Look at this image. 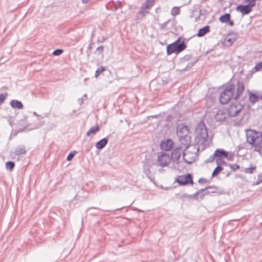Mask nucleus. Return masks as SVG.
Returning a JSON list of instances; mask_svg holds the SVG:
<instances>
[{
	"label": "nucleus",
	"instance_id": "1",
	"mask_svg": "<svg viewBox=\"0 0 262 262\" xmlns=\"http://www.w3.org/2000/svg\"><path fill=\"white\" fill-rule=\"evenodd\" d=\"M244 89L245 85L241 80H237L236 84L229 83L220 94V102L222 104H226L232 98L237 101L242 96Z\"/></svg>",
	"mask_w": 262,
	"mask_h": 262
},
{
	"label": "nucleus",
	"instance_id": "2",
	"mask_svg": "<svg viewBox=\"0 0 262 262\" xmlns=\"http://www.w3.org/2000/svg\"><path fill=\"white\" fill-rule=\"evenodd\" d=\"M247 142L251 145L254 151L258 152L262 158V133L253 129L246 132Z\"/></svg>",
	"mask_w": 262,
	"mask_h": 262
},
{
	"label": "nucleus",
	"instance_id": "3",
	"mask_svg": "<svg viewBox=\"0 0 262 262\" xmlns=\"http://www.w3.org/2000/svg\"><path fill=\"white\" fill-rule=\"evenodd\" d=\"M179 36L174 41L168 45L166 47V53L167 55H171L173 53L178 54L187 48V44L185 42L186 38Z\"/></svg>",
	"mask_w": 262,
	"mask_h": 262
},
{
	"label": "nucleus",
	"instance_id": "4",
	"mask_svg": "<svg viewBox=\"0 0 262 262\" xmlns=\"http://www.w3.org/2000/svg\"><path fill=\"white\" fill-rule=\"evenodd\" d=\"M196 139L197 144L204 145L208 138V133L205 123L202 122L199 124L197 129Z\"/></svg>",
	"mask_w": 262,
	"mask_h": 262
},
{
	"label": "nucleus",
	"instance_id": "5",
	"mask_svg": "<svg viewBox=\"0 0 262 262\" xmlns=\"http://www.w3.org/2000/svg\"><path fill=\"white\" fill-rule=\"evenodd\" d=\"M245 98L246 99V97ZM245 105L244 98L241 99L239 102H236V101L232 102L227 108V113L229 116L234 117L237 116L244 108Z\"/></svg>",
	"mask_w": 262,
	"mask_h": 262
},
{
	"label": "nucleus",
	"instance_id": "6",
	"mask_svg": "<svg viewBox=\"0 0 262 262\" xmlns=\"http://www.w3.org/2000/svg\"><path fill=\"white\" fill-rule=\"evenodd\" d=\"M182 154H183V159L186 163L188 164H191L192 163V161H189L185 158V150L183 149V147H182L181 146H177L171 152V155L170 156L171 161H172L173 162H174L176 163H179V160L180 159V158Z\"/></svg>",
	"mask_w": 262,
	"mask_h": 262
},
{
	"label": "nucleus",
	"instance_id": "7",
	"mask_svg": "<svg viewBox=\"0 0 262 262\" xmlns=\"http://www.w3.org/2000/svg\"><path fill=\"white\" fill-rule=\"evenodd\" d=\"M175 182L180 186L192 185L193 184L192 176L188 173L184 175L178 176L175 179Z\"/></svg>",
	"mask_w": 262,
	"mask_h": 262
},
{
	"label": "nucleus",
	"instance_id": "8",
	"mask_svg": "<svg viewBox=\"0 0 262 262\" xmlns=\"http://www.w3.org/2000/svg\"><path fill=\"white\" fill-rule=\"evenodd\" d=\"M170 162V156L168 154L164 152H160L158 153L157 163L159 166L165 167L167 166Z\"/></svg>",
	"mask_w": 262,
	"mask_h": 262
},
{
	"label": "nucleus",
	"instance_id": "9",
	"mask_svg": "<svg viewBox=\"0 0 262 262\" xmlns=\"http://www.w3.org/2000/svg\"><path fill=\"white\" fill-rule=\"evenodd\" d=\"M179 138L180 142L181 144V146L186 150L191 145V136L189 135H180L178 137Z\"/></svg>",
	"mask_w": 262,
	"mask_h": 262
},
{
	"label": "nucleus",
	"instance_id": "10",
	"mask_svg": "<svg viewBox=\"0 0 262 262\" xmlns=\"http://www.w3.org/2000/svg\"><path fill=\"white\" fill-rule=\"evenodd\" d=\"M237 37L238 35L237 33L233 31H229L228 33L227 37L224 40L225 45L228 47L231 46L233 43L236 40Z\"/></svg>",
	"mask_w": 262,
	"mask_h": 262
},
{
	"label": "nucleus",
	"instance_id": "11",
	"mask_svg": "<svg viewBox=\"0 0 262 262\" xmlns=\"http://www.w3.org/2000/svg\"><path fill=\"white\" fill-rule=\"evenodd\" d=\"M173 147V142L171 139H167L163 140L160 143V148L165 151H170Z\"/></svg>",
	"mask_w": 262,
	"mask_h": 262
},
{
	"label": "nucleus",
	"instance_id": "12",
	"mask_svg": "<svg viewBox=\"0 0 262 262\" xmlns=\"http://www.w3.org/2000/svg\"><path fill=\"white\" fill-rule=\"evenodd\" d=\"M122 7L121 2L119 1L115 3L111 1L105 5V7L107 10H111L114 12L116 11L119 8H121Z\"/></svg>",
	"mask_w": 262,
	"mask_h": 262
},
{
	"label": "nucleus",
	"instance_id": "13",
	"mask_svg": "<svg viewBox=\"0 0 262 262\" xmlns=\"http://www.w3.org/2000/svg\"><path fill=\"white\" fill-rule=\"evenodd\" d=\"M86 193H87V192L84 191L82 188H80L79 191L78 192L77 194L75 195L74 198L70 201L69 205L70 207L74 200L79 201L80 202L84 201L85 198L86 197Z\"/></svg>",
	"mask_w": 262,
	"mask_h": 262
},
{
	"label": "nucleus",
	"instance_id": "14",
	"mask_svg": "<svg viewBox=\"0 0 262 262\" xmlns=\"http://www.w3.org/2000/svg\"><path fill=\"white\" fill-rule=\"evenodd\" d=\"M189 133V129L188 127L184 123L179 124L177 127V134L178 137L180 135H187Z\"/></svg>",
	"mask_w": 262,
	"mask_h": 262
},
{
	"label": "nucleus",
	"instance_id": "15",
	"mask_svg": "<svg viewBox=\"0 0 262 262\" xmlns=\"http://www.w3.org/2000/svg\"><path fill=\"white\" fill-rule=\"evenodd\" d=\"M235 10L241 12L243 15H247L252 11L247 5H238L236 7Z\"/></svg>",
	"mask_w": 262,
	"mask_h": 262
},
{
	"label": "nucleus",
	"instance_id": "16",
	"mask_svg": "<svg viewBox=\"0 0 262 262\" xmlns=\"http://www.w3.org/2000/svg\"><path fill=\"white\" fill-rule=\"evenodd\" d=\"M214 154L216 161L217 159H224L227 155V151L222 148H217L214 151Z\"/></svg>",
	"mask_w": 262,
	"mask_h": 262
},
{
	"label": "nucleus",
	"instance_id": "17",
	"mask_svg": "<svg viewBox=\"0 0 262 262\" xmlns=\"http://www.w3.org/2000/svg\"><path fill=\"white\" fill-rule=\"evenodd\" d=\"M248 94L249 100L252 104H254L262 99V96H258L249 90H248Z\"/></svg>",
	"mask_w": 262,
	"mask_h": 262
},
{
	"label": "nucleus",
	"instance_id": "18",
	"mask_svg": "<svg viewBox=\"0 0 262 262\" xmlns=\"http://www.w3.org/2000/svg\"><path fill=\"white\" fill-rule=\"evenodd\" d=\"M202 14V10L200 9L199 6L196 5L193 7L191 17H193L195 15H197V16H196L195 18V21H197L200 19V17Z\"/></svg>",
	"mask_w": 262,
	"mask_h": 262
},
{
	"label": "nucleus",
	"instance_id": "19",
	"mask_svg": "<svg viewBox=\"0 0 262 262\" xmlns=\"http://www.w3.org/2000/svg\"><path fill=\"white\" fill-rule=\"evenodd\" d=\"M108 142V137L103 138L96 142L95 147L97 149H102L107 144Z\"/></svg>",
	"mask_w": 262,
	"mask_h": 262
},
{
	"label": "nucleus",
	"instance_id": "20",
	"mask_svg": "<svg viewBox=\"0 0 262 262\" xmlns=\"http://www.w3.org/2000/svg\"><path fill=\"white\" fill-rule=\"evenodd\" d=\"M209 189H213V190H212V191H206L205 193L201 194L200 196V199H202L206 194L216 192V191L218 190L217 187L215 185L207 186L205 188H203L202 189L203 190V192H204L205 191H206Z\"/></svg>",
	"mask_w": 262,
	"mask_h": 262
},
{
	"label": "nucleus",
	"instance_id": "21",
	"mask_svg": "<svg viewBox=\"0 0 262 262\" xmlns=\"http://www.w3.org/2000/svg\"><path fill=\"white\" fill-rule=\"evenodd\" d=\"M226 119L225 113L221 110H219L215 116V119L217 122H221L225 120Z\"/></svg>",
	"mask_w": 262,
	"mask_h": 262
},
{
	"label": "nucleus",
	"instance_id": "22",
	"mask_svg": "<svg viewBox=\"0 0 262 262\" xmlns=\"http://www.w3.org/2000/svg\"><path fill=\"white\" fill-rule=\"evenodd\" d=\"M209 32H210V26L208 25H206V26L200 28L199 30L196 35L200 37H203L206 34H207V33H209Z\"/></svg>",
	"mask_w": 262,
	"mask_h": 262
},
{
	"label": "nucleus",
	"instance_id": "23",
	"mask_svg": "<svg viewBox=\"0 0 262 262\" xmlns=\"http://www.w3.org/2000/svg\"><path fill=\"white\" fill-rule=\"evenodd\" d=\"M10 104L11 106L13 108L22 109L24 107L23 103L17 100H12Z\"/></svg>",
	"mask_w": 262,
	"mask_h": 262
},
{
	"label": "nucleus",
	"instance_id": "24",
	"mask_svg": "<svg viewBox=\"0 0 262 262\" xmlns=\"http://www.w3.org/2000/svg\"><path fill=\"white\" fill-rule=\"evenodd\" d=\"M14 153L16 156L25 155L26 153V147L24 145L17 146L14 150Z\"/></svg>",
	"mask_w": 262,
	"mask_h": 262
},
{
	"label": "nucleus",
	"instance_id": "25",
	"mask_svg": "<svg viewBox=\"0 0 262 262\" xmlns=\"http://www.w3.org/2000/svg\"><path fill=\"white\" fill-rule=\"evenodd\" d=\"M143 172L146 177L151 181H152V177L151 174L150 165L148 164H145L143 166Z\"/></svg>",
	"mask_w": 262,
	"mask_h": 262
},
{
	"label": "nucleus",
	"instance_id": "26",
	"mask_svg": "<svg viewBox=\"0 0 262 262\" xmlns=\"http://www.w3.org/2000/svg\"><path fill=\"white\" fill-rule=\"evenodd\" d=\"M99 129L100 127L98 125L93 126L86 132V135L87 136H90L92 134H95L99 130Z\"/></svg>",
	"mask_w": 262,
	"mask_h": 262
},
{
	"label": "nucleus",
	"instance_id": "27",
	"mask_svg": "<svg viewBox=\"0 0 262 262\" xmlns=\"http://www.w3.org/2000/svg\"><path fill=\"white\" fill-rule=\"evenodd\" d=\"M231 17L230 13H225L219 17V20L222 23H226Z\"/></svg>",
	"mask_w": 262,
	"mask_h": 262
},
{
	"label": "nucleus",
	"instance_id": "28",
	"mask_svg": "<svg viewBox=\"0 0 262 262\" xmlns=\"http://www.w3.org/2000/svg\"><path fill=\"white\" fill-rule=\"evenodd\" d=\"M155 2V0H146V2L142 5L141 6L143 9L146 10L150 9L152 7L153 4Z\"/></svg>",
	"mask_w": 262,
	"mask_h": 262
},
{
	"label": "nucleus",
	"instance_id": "29",
	"mask_svg": "<svg viewBox=\"0 0 262 262\" xmlns=\"http://www.w3.org/2000/svg\"><path fill=\"white\" fill-rule=\"evenodd\" d=\"M203 190L201 189L199 190L198 191H196L194 194H190L189 195V199H195L198 200V198H200V196L201 194H203Z\"/></svg>",
	"mask_w": 262,
	"mask_h": 262
},
{
	"label": "nucleus",
	"instance_id": "30",
	"mask_svg": "<svg viewBox=\"0 0 262 262\" xmlns=\"http://www.w3.org/2000/svg\"><path fill=\"white\" fill-rule=\"evenodd\" d=\"M223 168L222 166H220L219 165H217V166L213 170L211 176L212 177H214L217 176L222 170Z\"/></svg>",
	"mask_w": 262,
	"mask_h": 262
},
{
	"label": "nucleus",
	"instance_id": "31",
	"mask_svg": "<svg viewBox=\"0 0 262 262\" xmlns=\"http://www.w3.org/2000/svg\"><path fill=\"white\" fill-rule=\"evenodd\" d=\"M256 167L255 166L251 165V166L247 168H244L243 170H242V171L246 173H252L256 169Z\"/></svg>",
	"mask_w": 262,
	"mask_h": 262
},
{
	"label": "nucleus",
	"instance_id": "32",
	"mask_svg": "<svg viewBox=\"0 0 262 262\" xmlns=\"http://www.w3.org/2000/svg\"><path fill=\"white\" fill-rule=\"evenodd\" d=\"M15 166V163L12 161H7L6 163V168L7 169L10 170V171L12 170Z\"/></svg>",
	"mask_w": 262,
	"mask_h": 262
},
{
	"label": "nucleus",
	"instance_id": "33",
	"mask_svg": "<svg viewBox=\"0 0 262 262\" xmlns=\"http://www.w3.org/2000/svg\"><path fill=\"white\" fill-rule=\"evenodd\" d=\"M258 0H245V2L247 3V4L246 5L252 10V8L255 6L256 2Z\"/></svg>",
	"mask_w": 262,
	"mask_h": 262
},
{
	"label": "nucleus",
	"instance_id": "34",
	"mask_svg": "<svg viewBox=\"0 0 262 262\" xmlns=\"http://www.w3.org/2000/svg\"><path fill=\"white\" fill-rule=\"evenodd\" d=\"M106 70V67H103V66H101L99 68H98L96 72H95V76L96 78L98 77V76L101 74L102 73L103 71H104L105 70Z\"/></svg>",
	"mask_w": 262,
	"mask_h": 262
},
{
	"label": "nucleus",
	"instance_id": "35",
	"mask_svg": "<svg viewBox=\"0 0 262 262\" xmlns=\"http://www.w3.org/2000/svg\"><path fill=\"white\" fill-rule=\"evenodd\" d=\"M262 69V61L256 64V65L253 67L252 71L253 72H257Z\"/></svg>",
	"mask_w": 262,
	"mask_h": 262
},
{
	"label": "nucleus",
	"instance_id": "36",
	"mask_svg": "<svg viewBox=\"0 0 262 262\" xmlns=\"http://www.w3.org/2000/svg\"><path fill=\"white\" fill-rule=\"evenodd\" d=\"M215 161L216 164L220 165V166H221L222 165L229 166V163L225 161L224 159H217Z\"/></svg>",
	"mask_w": 262,
	"mask_h": 262
},
{
	"label": "nucleus",
	"instance_id": "37",
	"mask_svg": "<svg viewBox=\"0 0 262 262\" xmlns=\"http://www.w3.org/2000/svg\"><path fill=\"white\" fill-rule=\"evenodd\" d=\"M171 15L176 16L180 14V8L178 7H174L172 8L171 11Z\"/></svg>",
	"mask_w": 262,
	"mask_h": 262
},
{
	"label": "nucleus",
	"instance_id": "38",
	"mask_svg": "<svg viewBox=\"0 0 262 262\" xmlns=\"http://www.w3.org/2000/svg\"><path fill=\"white\" fill-rule=\"evenodd\" d=\"M198 60H196L194 61L193 62H191L187 64V66L185 67V68L183 70V71H187L189 69H190L194 65V64L198 61Z\"/></svg>",
	"mask_w": 262,
	"mask_h": 262
},
{
	"label": "nucleus",
	"instance_id": "39",
	"mask_svg": "<svg viewBox=\"0 0 262 262\" xmlns=\"http://www.w3.org/2000/svg\"><path fill=\"white\" fill-rule=\"evenodd\" d=\"M76 154V151H75V150L71 151L67 157V159H66L68 161H71L74 158V157L75 156Z\"/></svg>",
	"mask_w": 262,
	"mask_h": 262
},
{
	"label": "nucleus",
	"instance_id": "40",
	"mask_svg": "<svg viewBox=\"0 0 262 262\" xmlns=\"http://www.w3.org/2000/svg\"><path fill=\"white\" fill-rule=\"evenodd\" d=\"M63 51L62 49H57L53 52L52 54L54 56H59L61 55L63 53Z\"/></svg>",
	"mask_w": 262,
	"mask_h": 262
},
{
	"label": "nucleus",
	"instance_id": "41",
	"mask_svg": "<svg viewBox=\"0 0 262 262\" xmlns=\"http://www.w3.org/2000/svg\"><path fill=\"white\" fill-rule=\"evenodd\" d=\"M229 167L232 169V170L234 171L239 168V165L237 164H229Z\"/></svg>",
	"mask_w": 262,
	"mask_h": 262
},
{
	"label": "nucleus",
	"instance_id": "42",
	"mask_svg": "<svg viewBox=\"0 0 262 262\" xmlns=\"http://www.w3.org/2000/svg\"><path fill=\"white\" fill-rule=\"evenodd\" d=\"M214 160H215V157L214 156V154L213 153L212 155L210 156L205 160V162L206 163H211Z\"/></svg>",
	"mask_w": 262,
	"mask_h": 262
},
{
	"label": "nucleus",
	"instance_id": "43",
	"mask_svg": "<svg viewBox=\"0 0 262 262\" xmlns=\"http://www.w3.org/2000/svg\"><path fill=\"white\" fill-rule=\"evenodd\" d=\"M229 161H232L234 158V155L231 152L227 151V155L225 157Z\"/></svg>",
	"mask_w": 262,
	"mask_h": 262
},
{
	"label": "nucleus",
	"instance_id": "44",
	"mask_svg": "<svg viewBox=\"0 0 262 262\" xmlns=\"http://www.w3.org/2000/svg\"><path fill=\"white\" fill-rule=\"evenodd\" d=\"M87 97L86 94L83 95V96L80 98L78 99V103L81 105L83 103L84 99Z\"/></svg>",
	"mask_w": 262,
	"mask_h": 262
},
{
	"label": "nucleus",
	"instance_id": "45",
	"mask_svg": "<svg viewBox=\"0 0 262 262\" xmlns=\"http://www.w3.org/2000/svg\"><path fill=\"white\" fill-rule=\"evenodd\" d=\"M145 13H147V12H146L145 9H143V8L141 7L140 10L138 12V14L141 15L142 16H144Z\"/></svg>",
	"mask_w": 262,
	"mask_h": 262
},
{
	"label": "nucleus",
	"instance_id": "46",
	"mask_svg": "<svg viewBox=\"0 0 262 262\" xmlns=\"http://www.w3.org/2000/svg\"><path fill=\"white\" fill-rule=\"evenodd\" d=\"M261 183H262V173L258 174L256 184L258 185Z\"/></svg>",
	"mask_w": 262,
	"mask_h": 262
},
{
	"label": "nucleus",
	"instance_id": "47",
	"mask_svg": "<svg viewBox=\"0 0 262 262\" xmlns=\"http://www.w3.org/2000/svg\"><path fill=\"white\" fill-rule=\"evenodd\" d=\"M104 50V47L103 46H100L96 49V51L99 54H101Z\"/></svg>",
	"mask_w": 262,
	"mask_h": 262
},
{
	"label": "nucleus",
	"instance_id": "48",
	"mask_svg": "<svg viewBox=\"0 0 262 262\" xmlns=\"http://www.w3.org/2000/svg\"><path fill=\"white\" fill-rule=\"evenodd\" d=\"M170 21V20L168 19V20H167L166 21L162 23V24H161L160 25V28L161 29H165L166 27V26H167V24Z\"/></svg>",
	"mask_w": 262,
	"mask_h": 262
},
{
	"label": "nucleus",
	"instance_id": "49",
	"mask_svg": "<svg viewBox=\"0 0 262 262\" xmlns=\"http://www.w3.org/2000/svg\"><path fill=\"white\" fill-rule=\"evenodd\" d=\"M198 182L200 184H204L207 182V180L203 178H201L199 179Z\"/></svg>",
	"mask_w": 262,
	"mask_h": 262
},
{
	"label": "nucleus",
	"instance_id": "50",
	"mask_svg": "<svg viewBox=\"0 0 262 262\" xmlns=\"http://www.w3.org/2000/svg\"><path fill=\"white\" fill-rule=\"evenodd\" d=\"M191 57V55H186L183 57V60L187 61L189 60Z\"/></svg>",
	"mask_w": 262,
	"mask_h": 262
},
{
	"label": "nucleus",
	"instance_id": "51",
	"mask_svg": "<svg viewBox=\"0 0 262 262\" xmlns=\"http://www.w3.org/2000/svg\"><path fill=\"white\" fill-rule=\"evenodd\" d=\"M5 99V96L3 94H0V104L2 103Z\"/></svg>",
	"mask_w": 262,
	"mask_h": 262
},
{
	"label": "nucleus",
	"instance_id": "52",
	"mask_svg": "<svg viewBox=\"0 0 262 262\" xmlns=\"http://www.w3.org/2000/svg\"><path fill=\"white\" fill-rule=\"evenodd\" d=\"M226 24H227L230 26H233L234 25V21L233 20H231L230 18Z\"/></svg>",
	"mask_w": 262,
	"mask_h": 262
},
{
	"label": "nucleus",
	"instance_id": "53",
	"mask_svg": "<svg viewBox=\"0 0 262 262\" xmlns=\"http://www.w3.org/2000/svg\"><path fill=\"white\" fill-rule=\"evenodd\" d=\"M92 209H95V210H102L100 208H97V207H90L89 208L87 209V211H90Z\"/></svg>",
	"mask_w": 262,
	"mask_h": 262
},
{
	"label": "nucleus",
	"instance_id": "54",
	"mask_svg": "<svg viewBox=\"0 0 262 262\" xmlns=\"http://www.w3.org/2000/svg\"><path fill=\"white\" fill-rule=\"evenodd\" d=\"M172 118V116L170 115H167V116L166 117L165 121H170Z\"/></svg>",
	"mask_w": 262,
	"mask_h": 262
},
{
	"label": "nucleus",
	"instance_id": "55",
	"mask_svg": "<svg viewBox=\"0 0 262 262\" xmlns=\"http://www.w3.org/2000/svg\"><path fill=\"white\" fill-rule=\"evenodd\" d=\"M189 195H190V194H187V193H184V194H183L182 197H183V198H187V199H189Z\"/></svg>",
	"mask_w": 262,
	"mask_h": 262
},
{
	"label": "nucleus",
	"instance_id": "56",
	"mask_svg": "<svg viewBox=\"0 0 262 262\" xmlns=\"http://www.w3.org/2000/svg\"><path fill=\"white\" fill-rule=\"evenodd\" d=\"M90 214L92 215H93V216H96V215H97L98 214V213L96 212H94V211L90 212Z\"/></svg>",
	"mask_w": 262,
	"mask_h": 262
},
{
	"label": "nucleus",
	"instance_id": "57",
	"mask_svg": "<svg viewBox=\"0 0 262 262\" xmlns=\"http://www.w3.org/2000/svg\"><path fill=\"white\" fill-rule=\"evenodd\" d=\"M87 49L88 50H91V49H92V45L91 44L89 45V46L87 47Z\"/></svg>",
	"mask_w": 262,
	"mask_h": 262
},
{
	"label": "nucleus",
	"instance_id": "58",
	"mask_svg": "<svg viewBox=\"0 0 262 262\" xmlns=\"http://www.w3.org/2000/svg\"><path fill=\"white\" fill-rule=\"evenodd\" d=\"M203 14L202 15L205 16L206 13V10H202Z\"/></svg>",
	"mask_w": 262,
	"mask_h": 262
},
{
	"label": "nucleus",
	"instance_id": "59",
	"mask_svg": "<svg viewBox=\"0 0 262 262\" xmlns=\"http://www.w3.org/2000/svg\"><path fill=\"white\" fill-rule=\"evenodd\" d=\"M90 0H82V2L84 4H86L89 2Z\"/></svg>",
	"mask_w": 262,
	"mask_h": 262
},
{
	"label": "nucleus",
	"instance_id": "60",
	"mask_svg": "<svg viewBox=\"0 0 262 262\" xmlns=\"http://www.w3.org/2000/svg\"><path fill=\"white\" fill-rule=\"evenodd\" d=\"M26 119H25L24 120H20L19 123H20L21 122H23L24 123H26Z\"/></svg>",
	"mask_w": 262,
	"mask_h": 262
},
{
	"label": "nucleus",
	"instance_id": "61",
	"mask_svg": "<svg viewBox=\"0 0 262 262\" xmlns=\"http://www.w3.org/2000/svg\"><path fill=\"white\" fill-rule=\"evenodd\" d=\"M124 208H125V207H121V208H117L116 210H114V211H115L116 210H121V209H123Z\"/></svg>",
	"mask_w": 262,
	"mask_h": 262
},
{
	"label": "nucleus",
	"instance_id": "62",
	"mask_svg": "<svg viewBox=\"0 0 262 262\" xmlns=\"http://www.w3.org/2000/svg\"><path fill=\"white\" fill-rule=\"evenodd\" d=\"M134 210H137V211H139V212L142 211L141 210H139V209H138V208H134Z\"/></svg>",
	"mask_w": 262,
	"mask_h": 262
},
{
	"label": "nucleus",
	"instance_id": "63",
	"mask_svg": "<svg viewBox=\"0 0 262 262\" xmlns=\"http://www.w3.org/2000/svg\"><path fill=\"white\" fill-rule=\"evenodd\" d=\"M33 114L35 116H38V114L35 112H33Z\"/></svg>",
	"mask_w": 262,
	"mask_h": 262
},
{
	"label": "nucleus",
	"instance_id": "64",
	"mask_svg": "<svg viewBox=\"0 0 262 262\" xmlns=\"http://www.w3.org/2000/svg\"><path fill=\"white\" fill-rule=\"evenodd\" d=\"M103 211H106V212H112L111 210H103Z\"/></svg>",
	"mask_w": 262,
	"mask_h": 262
}]
</instances>
